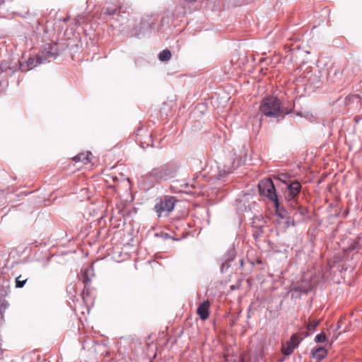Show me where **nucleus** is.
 Wrapping results in <instances>:
<instances>
[{"instance_id": "nucleus-1", "label": "nucleus", "mask_w": 362, "mask_h": 362, "mask_svg": "<svg viewBox=\"0 0 362 362\" xmlns=\"http://www.w3.org/2000/svg\"><path fill=\"white\" fill-rule=\"evenodd\" d=\"M259 111L264 115L273 118L284 117L288 114V111L284 109L281 100L273 95L265 97L262 100Z\"/></svg>"}, {"instance_id": "nucleus-2", "label": "nucleus", "mask_w": 362, "mask_h": 362, "mask_svg": "<svg viewBox=\"0 0 362 362\" xmlns=\"http://www.w3.org/2000/svg\"><path fill=\"white\" fill-rule=\"evenodd\" d=\"M178 169L175 163H168L157 168H153L146 175L144 179L153 182L167 180L175 177Z\"/></svg>"}, {"instance_id": "nucleus-3", "label": "nucleus", "mask_w": 362, "mask_h": 362, "mask_svg": "<svg viewBox=\"0 0 362 362\" xmlns=\"http://www.w3.org/2000/svg\"><path fill=\"white\" fill-rule=\"evenodd\" d=\"M258 188L261 195L267 197L274 203H277L278 197L274 184L271 179L261 180L258 185Z\"/></svg>"}, {"instance_id": "nucleus-4", "label": "nucleus", "mask_w": 362, "mask_h": 362, "mask_svg": "<svg viewBox=\"0 0 362 362\" xmlns=\"http://www.w3.org/2000/svg\"><path fill=\"white\" fill-rule=\"evenodd\" d=\"M286 187L285 199L288 202V205L293 206V204H297L296 197L301 191V184L298 180H293L292 182L288 183Z\"/></svg>"}, {"instance_id": "nucleus-5", "label": "nucleus", "mask_w": 362, "mask_h": 362, "mask_svg": "<svg viewBox=\"0 0 362 362\" xmlns=\"http://www.w3.org/2000/svg\"><path fill=\"white\" fill-rule=\"evenodd\" d=\"M58 54V47L57 44H47L39 52L38 60L40 63L42 64L50 62L54 60Z\"/></svg>"}, {"instance_id": "nucleus-6", "label": "nucleus", "mask_w": 362, "mask_h": 362, "mask_svg": "<svg viewBox=\"0 0 362 362\" xmlns=\"http://www.w3.org/2000/svg\"><path fill=\"white\" fill-rule=\"evenodd\" d=\"M175 199L173 197H165L163 199H160L154 206V209L160 217L163 213H165L168 216L175 208Z\"/></svg>"}, {"instance_id": "nucleus-7", "label": "nucleus", "mask_w": 362, "mask_h": 362, "mask_svg": "<svg viewBox=\"0 0 362 362\" xmlns=\"http://www.w3.org/2000/svg\"><path fill=\"white\" fill-rule=\"evenodd\" d=\"M300 341L301 339L298 338L297 334H293L290 340L282 346V353L286 356H290L294 349L298 347Z\"/></svg>"}, {"instance_id": "nucleus-8", "label": "nucleus", "mask_w": 362, "mask_h": 362, "mask_svg": "<svg viewBox=\"0 0 362 362\" xmlns=\"http://www.w3.org/2000/svg\"><path fill=\"white\" fill-rule=\"evenodd\" d=\"M38 60V54L35 57H30L27 61L20 63V69L22 71H29L38 64H41Z\"/></svg>"}, {"instance_id": "nucleus-9", "label": "nucleus", "mask_w": 362, "mask_h": 362, "mask_svg": "<svg viewBox=\"0 0 362 362\" xmlns=\"http://www.w3.org/2000/svg\"><path fill=\"white\" fill-rule=\"evenodd\" d=\"M235 250L233 247H230L223 257V263L221 264V271L223 272L225 268L229 267L228 262L233 261L235 257Z\"/></svg>"}, {"instance_id": "nucleus-10", "label": "nucleus", "mask_w": 362, "mask_h": 362, "mask_svg": "<svg viewBox=\"0 0 362 362\" xmlns=\"http://www.w3.org/2000/svg\"><path fill=\"white\" fill-rule=\"evenodd\" d=\"M209 307H210V303L209 300H204L202 303H201L198 306L197 312L202 320H205L209 317Z\"/></svg>"}, {"instance_id": "nucleus-11", "label": "nucleus", "mask_w": 362, "mask_h": 362, "mask_svg": "<svg viewBox=\"0 0 362 362\" xmlns=\"http://www.w3.org/2000/svg\"><path fill=\"white\" fill-rule=\"evenodd\" d=\"M235 161L232 160V158L228 160V162H226L223 167L218 166L220 170H222L223 174H221L220 177L223 176L224 175L231 173L233 170L235 168Z\"/></svg>"}, {"instance_id": "nucleus-12", "label": "nucleus", "mask_w": 362, "mask_h": 362, "mask_svg": "<svg viewBox=\"0 0 362 362\" xmlns=\"http://www.w3.org/2000/svg\"><path fill=\"white\" fill-rule=\"evenodd\" d=\"M327 351L324 347H319L313 351V358L316 360L317 362H320L323 358L326 357Z\"/></svg>"}, {"instance_id": "nucleus-13", "label": "nucleus", "mask_w": 362, "mask_h": 362, "mask_svg": "<svg viewBox=\"0 0 362 362\" xmlns=\"http://www.w3.org/2000/svg\"><path fill=\"white\" fill-rule=\"evenodd\" d=\"M294 205L295 204H293V206H290L291 210L294 211V215L296 216H299V218H304L306 216V214H308L307 209L302 206L294 207Z\"/></svg>"}, {"instance_id": "nucleus-14", "label": "nucleus", "mask_w": 362, "mask_h": 362, "mask_svg": "<svg viewBox=\"0 0 362 362\" xmlns=\"http://www.w3.org/2000/svg\"><path fill=\"white\" fill-rule=\"evenodd\" d=\"M91 156L90 152H86V153H81L77 155L74 158V160L76 162H83L84 163H88L90 162V158Z\"/></svg>"}, {"instance_id": "nucleus-15", "label": "nucleus", "mask_w": 362, "mask_h": 362, "mask_svg": "<svg viewBox=\"0 0 362 362\" xmlns=\"http://www.w3.org/2000/svg\"><path fill=\"white\" fill-rule=\"evenodd\" d=\"M274 178L285 184L286 186L288 185V183L292 182L293 180H291V177L286 173H281L274 177Z\"/></svg>"}, {"instance_id": "nucleus-16", "label": "nucleus", "mask_w": 362, "mask_h": 362, "mask_svg": "<svg viewBox=\"0 0 362 362\" xmlns=\"http://www.w3.org/2000/svg\"><path fill=\"white\" fill-rule=\"evenodd\" d=\"M171 57V52L168 49H164L159 53L158 58L161 62L168 61Z\"/></svg>"}, {"instance_id": "nucleus-17", "label": "nucleus", "mask_w": 362, "mask_h": 362, "mask_svg": "<svg viewBox=\"0 0 362 362\" xmlns=\"http://www.w3.org/2000/svg\"><path fill=\"white\" fill-rule=\"evenodd\" d=\"M140 32L137 33L135 31L133 35L136 37H139L141 33H144L148 31L149 30V23L141 22L140 23Z\"/></svg>"}, {"instance_id": "nucleus-18", "label": "nucleus", "mask_w": 362, "mask_h": 362, "mask_svg": "<svg viewBox=\"0 0 362 362\" xmlns=\"http://www.w3.org/2000/svg\"><path fill=\"white\" fill-rule=\"evenodd\" d=\"M293 289L300 293H308L310 289V286L306 283L303 285L294 286Z\"/></svg>"}, {"instance_id": "nucleus-19", "label": "nucleus", "mask_w": 362, "mask_h": 362, "mask_svg": "<svg viewBox=\"0 0 362 362\" xmlns=\"http://www.w3.org/2000/svg\"><path fill=\"white\" fill-rule=\"evenodd\" d=\"M276 206V211L278 216L281 217V218H286L288 216V212L285 209H280L279 206V202L277 201V203H274Z\"/></svg>"}, {"instance_id": "nucleus-20", "label": "nucleus", "mask_w": 362, "mask_h": 362, "mask_svg": "<svg viewBox=\"0 0 362 362\" xmlns=\"http://www.w3.org/2000/svg\"><path fill=\"white\" fill-rule=\"evenodd\" d=\"M319 325V321H315V320H313V321H311L310 323L308 324L307 325V329H308V334L307 335L311 334L313 332H314L316 329V327L318 326Z\"/></svg>"}, {"instance_id": "nucleus-21", "label": "nucleus", "mask_w": 362, "mask_h": 362, "mask_svg": "<svg viewBox=\"0 0 362 362\" xmlns=\"http://www.w3.org/2000/svg\"><path fill=\"white\" fill-rule=\"evenodd\" d=\"M28 279H22L21 276L16 278V286L17 288H22L26 283Z\"/></svg>"}, {"instance_id": "nucleus-22", "label": "nucleus", "mask_w": 362, "mask_h": 362, "mask_svg": "<svg viewBox=\"0 0 362 362\" xmlns=\"http://www.w3.org/2000/svg\"><path fill=\"white\" fill-rule=\"evenodd\" d=\"M327 339L325 334L322 332L317 334L315 337V341L316 343H322L325 342Z\"/></svg>"}, {"instance_id": "nucleus-23", "label": "nucleus", "mask_w": 362, "mask_h": 362, "mask_svg": "<svg viewBox=\"0 0 362 362\" xmlns=\"http://www.w3.org/2000/svg\"><path fill=\"white\" fill-rule=\"evenodd\" d=\"M117 12V8L115 7H107L104 10V14L105 16H112Z\"/></svg>"}, {"instance_id": "nucleus-24", "label": "nucleus", "mask_w": 362, "mask_h": 362, "mask_svg": "<svg viewBox=\"0 0 362 362\" xmlns=\"http://www.w3.org/2000/svg\"><path fill=\"white\" fill-rule=\"evenodd\" d=\"M361 96L359 95H353L346 97V100L349 102L350 100H352L353 102L358 103L361 100Z\"/></svg>"}, {"instance_id": "nucleus-25", "label": "nucleus", "mask_w": 362, "mask_h": 362, "mask_svg": "<svg viewBox=\"0 0 362 362\" xmlns=\"http://www.w3.org/2000/svg\"><path fill=\"white\" fill-rule=\"evenodd\" d=\"M285 223H286L287 228L289 227L291 225L294 226V221L290 216H287L286 218Z\"/></svg>"}, {"instance_id": "nucleus-26", "label": "nucleus", "mask_w": 362, "mask_h": 362, "mask_svg": "<svg viewBox=\"0 0 362 362\" xmlns=\"http://www.w3.org/2000/svg\"><path fill=\"white\" fill-rule=\"evenodd\" d=\"M8 303L6 301H4L3 303H1L0 312L1 315L3 314V312L5 311V310L8 308Z\"/></svg>"}, {"instance_id": "nucleus-27", "label": "nucleus", "mask_w": 362, "mask_h": 362, "mask_svg": "<svg viewBox=\"0 0 362 362\" xmlns=\"http://www.w3.org/2000/svg\"><path fill=\"white\" fill-rule=\"evenodd\" d=\"M261 233H262L261 228H258L254 231L253 236L255 237V238L257 239L260 236Z\"/></svg>"}, {"instance_id": "nucleus-28", "label": "nucleus", "mask_w": 362, "mask_h": 362, "mask_svg": "<svg viewBox=\"0 0 362 362\" xmlns=\"http://www.w3.org/2000/svg\"><path fill=\"white\" fill-rule=\"evenodd\" d=\"M83 277H84L83 281L85 283L90 281V279L86 276V274H84Z\"/></svg>"}, {"instance_id": "nucleus-29", "label": "nucleus", "mask_w": 362, "mask_h": 362, "mask_svg": "<svg viewBox=\"0 0 362 362\" xmlns=\"http://www.w3.org/2000/svg\"><path fill=\"white\" fill-rule=\"evenodd\" d=\"M360 86H361V87L362 86V81H361V84H360Z\"/></svg>"}]
</instances>
